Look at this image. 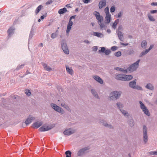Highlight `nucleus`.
<instances>
[{"mask_svg":"<svg viewBox=\"0 0 157 157\" xmlns=\"http://www.w3.org/2000/svg\"><path fill=\"white\" fill-rule=\"evenodd\" d=\"M94 14L96 18L98 20V23L100 25L101 29H102L105 27V25L102 22L103 21V17L100 15V13L96 11L95 12Z\"/></svg>","mask_w":157,"mask_h":157,"instance_id":"f257e3e1","label":"nucleus"},{"mask_svg":"<svg viewBox=\"0 0 157 157\" xmlns=\"http://www.w3.org/2000/svg\"><path fill=\"white\" fill-rule=\"evenodd\" d=\"M121 93L117 91H114L110 94V100H115L117 99L120 96Z\"/></svg>","mask_w":157,"mask_h":157,"instance_id":"f03ea898","label":"nucleus"},{"mask_svg":"<svg viewBox=\"0 0 157 157\" xmlns=\"http://www.w3.org/2000/svg\"><path fill=\"white\" fill-rule=\"evenodd\" d=\"M140 61V59H139L136 62L131 65L128 68V70L130 72H133L136 70L138 67L139 63Z\"/></svg>","mask_w":157,"mask_h":157,"instance_id":"7ed1b4c3","label":"nucleus"},{"mask_svg":"<svg viewBox=\"0 0 157 157\" xmlns=\"http://www.w3.org/2000/svg\"><path fill=\"white\" fill-rule=\"evenodd\" d=\"M51 105L52 107L56 111L61 113H64V111L63 109L56 104L52 103Z\"/></svg>","mask_w":157,"mask_h":157,"instance_id":"20e7f679","label":"nucleus"},{"mask_svg":"<svg viewBox=\"0 0 157 157\" xmlns=\"http://www.w3.org/2000/svg\"><path fill=\"white\" fill-rule=\"evenodd\" d=\"M140 105L141 108L142 109L144 113L147 115L149 116L150 115V113L147 107L145 106L141 101H140Z\"/></svg>","mask_w":157,"mask_h":157,"instance_id":"39448f33","label":"nucleus"},{"mask_svg":"<svg viewBox=\"0 0 157 157\" xmlns=\"http://www.w3.org/2000/svg\"><path fill=\"white\" fill-rule=\"evenodd\" d=\"M143 130L144 133V141L146 143L147 141V130L146 127L144 125L143 127Z\"/></svg>","mask_w":157,"mask_h":157,"instance_id":"423d86ee","label":"nucleus"},{"mask_svg":"<svg viewBox=\"0 0 157 157\" xmlns=\"http://www.w3.org/2000/svg\"><path fill=\"white\" fill-rule=\"evenodd\" d=\"M136 82L135 81L131 82L129 83L130 87L134 89H136L138 90H141V88L139 86H136Z\"/></svg>","mask_w":157,"mask_h":157,"instance_id":"0eeeda50","label":"nucleus"},{"mask_svg":"<svg viewBox=\"0 0 157 157\" xmlns=\"http://www.w3.org/2000/svg\"><path fill=\"white\" fill-rule=\"evenodd\" d=\"M52 128L51 127H49L46 125H44L39 128V130L41 132H44L49 130Z\"/></svg>","mask_w":157,"mask_h":157,"instance_id":"6e6552de","label":"nucleus"},{"mask_svg":"<svg viewBox=\"0 0 157 157\" xmlns=\"http://www.w3.org/2000/svg\"><path fill=\"white\" fill-rule=\"evenodd\" d=\"M62 48L64 52L67 54H69V51L67 47V44L65 43H63L62 44Z\"/></svg>","mask_w":157,"mask_h":157,"instance_id":"1a4fd4ad","label":"nucleus"},{"mask_svg":"<svg viewBox=\"0 0 157 157\" xmlns=\"http://www.w3.org/2000/svg\"><path fill=\"white\" fill-rule=\"evenodd\" d=\"M75 132V131L74 130H71L69 128L63 132V134L66 135H70L71 134Z\"/></svg>","mask_w":157,"mask_h":157,"instance_id":"9d476101","label":"nucleus"},{"mask_svg":"<svg viewBox=\"0 0 157 157\" xmlns=\"http://www.w3.org/2000/svg\"><path fill=\"white\" fill-rule=\"evenodd\" d=\"M73 24V22L71 21H69L68 24L67 29L66 33H67L68 34L70 32Z\"/></svg>","mask_w":157,"mask_h":157,"instance_id":"9b49d317","label":"nucleus"},{"mask_svg":"<svg viewBox=\"0 0 157 157\" xmlns=\"http://www.w3.org/2000/svg\"><path fill=\"white\" fill-rule=\"evenodd\" d=\"M89 148L87 147H86L83 148L82 149L79 150L78 152V155L79 156H80L83 155L85 151L89 149Z\"/></svg>","mask_w":157,"mask_h":157,"instance_id":"f8f14e48","label":"nucleus"},{"mask_svg":"<svg viewBox=\"0 0 157 157\" xmlns=\"http://www.w3.org/2000/svg\"><path fill=\"white\" fill-rule=\"evenodd\" d=\"M43 124L42 122H36L34 123L32 125L33 127L35 128H37Z\"/></svg>","mask_w":157,"mask_h":157,"instance_id":"ddd939ff","label":"nucleus"},{"mask_svg":"<svg viewBox=\"0 0 157 157\" xmlns=\"http://www.w3.org/2000/svg\"><path fill=\"white\" fill-rule=\"evenodd\" d=\"M124 74H119L115 76V78L117 79L120 80H124Z\"/></svg>","mask_w":157,"mask_h":157,"instance_id":"4468645a","label":"nucleus"},{"mask_svg":"<svg viewBox=\"0 0 157 157\" xmlns=\"http://www.w3.org/2000/svg\"><path fill=\"white\" fill-rule=\"evenodd\" d=\"M93 78L96 81L99 82L100 83L102 84L103 83V81L98 76H93Z\"/></svg>","mask_w":157,"mask_h":157,"instance_id":"2eb2a0df","label":"nucleus"},{"mask_svg":"<svg viewBox=\"0 0 157 157\" xmlns=\"http://www.w3.org/2000/svg\"><path fill=\"white\" fill-rule=\"evenodd\" d=\"M106 5V1L105 0H102L100 2L99 4V8H102L103 6Z\"/></svg>","mask_w":157,"mask_h":157,"instance_id":"dca6fc26","label":"nucleus"},{"mask_svg":"<svg viewBox=\"0 0 157 157\" xmlns=\"http://www.w3.org/2000/svg\"><path fill=\"white\" fill-rule=\"evenodd\" d=\"M34 119V118L33 117H31L30 118H28L25 121V123L26 125H28Z\"/></svg>","mask_w":157,"mask_h":157,"instance_id":"f3484780","label":"nucleus"},{"mask_svg":"<svg viewBox=\"0 0 157 157\" xmlns=\"http://www.w3.org/2000/svg\"><path fill=\"white\" fill-rule=\"evenodd\" d=\"M133 77L131 75H124V80L128 81L132 79Z\"/></svg>","mask_w":157,"mask_h":157,"instance_id":"a211bd4d","label":"nucleus"},{"mask_svg":"<svg viewBox=\"0 0 157 157\" xmlns=\"http://www.w3.org/2000/svg\"><path fill=\"white\" fill-rule=\"evenodd\" d=\"M42 66L45 70L47 71H50L52 70L51 68L47 66V64L44 63H42Z\"/></svg>","mask_w":157,"mask_h":157,"instance_id":"6ab92c4d","label":"nucleus"},{"mask_svg":"<svg viewBox=\"0 0 157 157\" xmlns=\"http://www.w3.org/2000/svg\"><path fill=\"white\" fill-rule=\"evenodd\" d=\"M67 11V10L66 8H63V9H59L58 13L60 14H61L65 13Z\"/></svg>","mask_w":157,"mask_h":157,"instance_id":"aec40b11","label":"nucleus"},{"mask_svg":"<svg viewBox=\"0 0 157 157\" xmlns=\"http://www.w3.org/2000/svg\"><path fill=\"white\" fill-rule=\"evenodd\" d=\"M14 29L12 27H10L8 30V36H10L13 33Z\"/></svg>","mask_w":157,"mask_h":157,"instance_id":"412c9836","label":"nucleus"},{"mask_svg":"<svg viewBox=\"0 0 157 157\" xmlns=\"http://www.w3.org/2000/svg\"><path fill=\"white\" fill-rule=\"evenodd\" d=\"M111 15H107L105 17V22L107 23H109L110 21Z\"/></svg>","mask_w":157,"mask_h":157,"instance_id":"4be33fe9","label":"nucleus"},{"mask_svg":"<svg viewBox=\"0 0 157 157\" xmlns=\"http://www.w3.org/2000/svg\"><path fill=\"white\" fill-rule=\"evenodd\" d=\"M66 70L68 73L71 75L73 74V71L72 69L66 66Z\"/></svg>","mask_w":157,"mask_h":157,"instance_id":"5701e85b","label":"nucleus"},{"mask_svg":"<svg viewBox=\"0 0 157 157\" xmlns=\"http://www.w3.org/2000/svg\"><path fill=\"white\" fill-rule=\"evenodd\" d=\"M43 6L42 5L39 6L36 9L35 11L36 14H37L42 8Z\"/></svg>","mask_w":157,"mask_h":157,"instance_id":"b1692460","label":"nucleus"},{"mask_svg":"<svg viewBox=\"0 0 157 157\" xmlns=\"http://www.w3.org/2000/svg\"><path fill=\"white\" fill-rule=\"evenodd\" d=\"M147 16L149 20L151 21H155V19L150 13H148Z\"/></svg>","mask_w":157,"mask_h":157,"instance_id":"393cba45","label":"nucleus"},{"mask_svg":"<svg viewBox=\"0 0 157 157\" xmlns=\"http://www.w3.org/2000/svg\"><path fill=\"white\" fill-rule=\"evenodd\" d=\"M119 21V19H117L116 20L114 23L113 24V25L112 26V27L114 28V29H115L116 28V26L117 25Z\"/></svg>","mask_w":157,"mask_h":157,"instance_id":"a878e982","label":"nucleus"},{"mask_svg":"<svg viewBox=\"0 0 157 157\" xmlns=\"http://www.w3.org/2000/svg\"><path fill=\"white\" fill-rule=\"evenodd\" d=\"M141 45L142 48H145L147 45L146 41L145 40L143 41L141 43Z\"/></svg>","mask_w":157,"mask_h":157,"instance_id":"bb28decb","label":"nucleus"},{"mask_svg":"<svg viewBox=\"0 0 157 157\" xmlns=\"http://www.w3.org/2000/svg\"><path fill=\"white\" fill-rule=\"evenodd\" d=\"M93 35L94 36H97L98 37H101V35H102L101 33L97 32H94L93 33Z\"/></svg>","mask_w":157,"mask_h":157,"instance_id":"cd10ccee","label":"nucleus"},{"mask_svg":"<svg viewBox=\"0 0 157 157\" xmlns=\"http://www.w3.org/2000/svg\"><path fill=\"white\" fill-rule=\"evenodd\" d=\"M71 153L70 151H67L65 152L66 157H71Z\"/></svg>","mask_w":157,"mask_h":157,"instance_id":"c85d7f7f","label":"nucleus"},{"mask_svg":"<svg viewBox=\"0 0 157 157\" xmlns=\"http://www.w3.org/2000/svg\"><path fill=\"white\" fill-rule=\"evenodd\" d=\"M146 87L147 88L150 90H152L153 89V86L152 84L150 83L147 84Z\"/></svg>","mask_w":157,"mask_h":157,"instance_id":"c756f323","label":"nucleus"},{"mask_svg":"<svg viewBox=\"0 0 157 157\" xmlns=\"http://www.w3.org/2000/svg\"><path fill=\"white\" fill-rule=\"evenodd\" d=\"M115 69L117 70L123 72H127V70H124L122 68H120L119 67H117L115 68Z\"/></svg>","mask_w":157,"mask_h":157,"instance_id":"7c9ffc66","label":"nucleus"},{"mask_svg":"<svg viewBox=\"0 0 157 157\" xmlns=\"http://www.w3.org/2000/svg\"><path fill=\"white\" fill-rule=\"evenodd\" d=\"M148 52V51H147V50H146L145 51H143L140 54L139 56V57H141L144 55L146 54Z\"/></svg>","mask_w":157,"mask_h":157,"instance_id":"2f4dec72","label":"nucleus"},{"mask_svg":"<svg viewBox=\"0 0 157 157\" xmlns=\"http://www.w3.org/2000/svg\"><path fill=\"white\" fill-rule=\"evenodd\" d=\"M92 93L94 95V96L96 98L98 97V95L96 93V91L94 90H91Z\"/></svg>","mask_w":157,"mask_h":157,"instance_id":"473e14b6","label":"nucleus"},{"mask_svg":"<svg viewBox=\"0 0 157 157\" xmlns=\"http://www.w3.org/2000/svg\"><path fill=\"white\" fill-rule=\"evenodd\" d=\"M104 11L106 15L110 14L109 13V8L108 7H107L105 8Z\"/></svg>","mask_w":157,"mask_h":157,"instance_id":"72a5a7b5","label":"nucleus"},{"mask_svg":"<svg viewBox=\"0 0 157 157\" xmlns=\"http://www.w3.org/2000/svg\"><path fill=\"white\" fill-rule=\"evenodd\" d=\"M25 93L28 96H30L31 94V93L30 91L28 90H26L25 91Z\"/></svg>","mask_w":157,"mask_h":157,"instance_id":"f704fd0d","label":"nucleus"},{"mask_svg":"<svg viewBox=\"0 0 157 157\" xmlns=\"http://www.w3.org/2000/svg\"><path fill=\"white\" fill-rule=\"evenodd\" d=\"M128 123L130 125V126L132 127L133 126L134 124V121L132 120H131L128 122Z\"/></svg>","mask_w":157,"mask_h":157,"instance_id":"c9c22d12","label":"nucleus"},{"mask_svg":"<svg viewBox=\"0 0 157 157\" xmlns=\"http://www.w3.org/2000/svg\"><path fill=\"white\" fill-rule=\"evenodd\" d=\"M114 55L116 56H121V54L120 52H118L115 53Z\"/></svg>","mask_w":157,"mask_h":157,"instance_id":"e433bc0d","label":"nucleus"},{"mask_svg":"<svg viewBox=\"0 0 157 157\" xmlns=\"http://www.w3.org/2000/svg\"><path fill=\"white\" fill-rule=\"evenodd\" d=\"M105 48L103 47L101 48V50L99 49L98 50V51H99V52H105Z\"/></svg>","mask_w":157,"mask_h":157,"instance_id":"4c0bfd02","label":"nucleus"},{"mask_svg":"<svg viewBox=\"0 0 157 157\" xmlns=\"http://www.w3.org/2000/svg\"><path fill=\"white\" fill-rule=\"evenodd\" d=\"M118 35L120 39L121 40L123 37L122 33L121 32H119L118 33Z\"/></svg>","mask_w":157,"mask_h":157,"instance_id":"58836bf2","label":"nucleus"},{"mask_svg":"<svg viewBox=\"0 0 157 157\" xmlns=\"http://www.w3.org/2000/svg\"><path fill=\"white\" fill-rule=\"evenodd\" d=\"M120 110L121 111V112L125 116L127 114H128V113L126 111H125L124 110L121 109H120Z\"/></svg>","mask_w":157,"mask_h":157,"instance_id":"ea45409f","label":"nucleus"},{"mask_svg":"<svg viewBox=\"0 0 157 157\" xmlns=\"http://www.w3.org/2000/svg\"><path fill=\"white\" fill-rule=\"evenodd\" d=\"M57 36V34L56 33H53L52 34H51V38L52 39H54Z\"/></svg>","mask_w":157,"mask_h":157,"instance_id":"a19ab883","label":"nucleus"},{"mask_svg":"<svg viewBox=\"0 0 157 157\" xmlns=\"http://www.w3.org/2000/svg\"><path fill=\"white\" fill-rule=\"evenodd\" d=\"M111 51L109 50H105V54L106 55H108L110 54Z\"/></svg>","mask_w":157,"mask_h":157,"instance_id":"79ce46f5","label":"nucleus"},{"mask_svg":"<svg viewBox=\"0 0 157 157\" xmlns=\"http://www.w3.org/2000/svg\"><path fill=\"white\" fill-rule=\"evenodd\" d=\"M47 16V13H45L42 16H41L40 17V19L43 20L45 17Z\"/></svg>","mask_w":157,"mask_h":157,"instance_id":"37998d69","label":"nucleus"},{"mask_svg":"<svg viewBox=\"0 0 157 157\" xmlns=\"http://www.w3.org/2000/svg\"><path fill=\"white\" fill-rule=\"evenodd\" d=\"M115 9L114 6H112L110 8V12L111 13L114 12L115 11Z\"/></svg>","mask_w":157,"mask_h":157,"instance_id":"c03bdc74","label":"nucleus"},{"mask_svg":"<svg viewBox=\"0 0 157 157\" xmlns=\"http://www.w3.org/2000/svg\"><path fill=\"white\" fill-rule=\"evenodd\" d=\"M117 106L119 109L122 107V105L120 103H117Z\"/></svg>","mask_w":157,"mask_h":157,"instance_id":"a18cd8bd","label":"nucleus"},{"mask_svg":"<svg viewBox=\"0 0 157 157\" xmlns=\"http://www.w3.org/2000/svg\"><path fill=\"white\" fill-rule=\"evenodd\" d=\"M53 2V1L52 0H48V2H47L46 3V5H49L51 3H52Z\"/></svg>","mask_w":157,"mask_h":157,"instance_id":"49530a36","label":"nucleus"},{"mask_svg":"<svg viewBox=\"0 0 157 157\" xmlns=\"http://www.w3.org/2000/svg\"><path fill=\"white\" fill-rule=\"evenodd\" d=\"M150 13L151 14H153L155 13H157V10H151L150 11Z\"/></svg>","mask_w":157,"mask_h":157,"instance_id":"de8ad7c7","label":"nucleus"},{"mask_svg":"<svg viewBox=\"0 0 157 157\" xmlns=\"http://www.w3.org/2000/svg\"><path fill=\"white\" fill-rule=\"evenodd\" d=\"M98 50V48L97 46H94L92 48V50L93 51H96Z\"/></svg>","mask_w":157,"mask_h":157,"instance_id":"09e8293b","label":"nucleus"},{"mask_svg":"<svg viewBox=\"0 0 157 157\" xmlns=\"http://www.w3.org/2000/svg\"><path fill=\"white\" fill-rule=\"evenodd\" d=\"M149 154L152 155H155V151H151L149 152Z\"/></svg>","mask_w":157,"mask_h":157,"instance_id":"8fccbe9b","label":"nucleus"},{"mask_svg":"<svg viewBox=\"0 0 157 157\" xmlns=\"http://www.w3.org/2000/svg\"><path fill=\"white\" fill-rule=\"evenodd\" d=\"M153 45H151L150 46V47L149 48V49H146V50H147V51H148V52H149V51L151 50V49L153 47Z\"/></svg>","mask_w":157,"mask_h":157,"instance_id":"3c124183","label":"nucleus"},{"mask_svg":"<svg viewBox=\"0 0 157 157\" xmlns=\"http://www.w3.org/2000/svg\"><path fill=\"white\" fill-rule=\"evenodd\" d=\"M151 6H157V2H152L151 3Z\"/></svg>","mask_w":157,"mask_h":157,"instance_id":"603ef678","label":"nucleus"},{"mask_svg":"<svg viewBox=\"0 0 157 157\" xmlns=\"http://www.w3.org/2000/svg\"><path fill=\"white\" fill-rule=\"evenodd\" d=\"M63 107L65 108L67 110H68L69 109V108L68 106L65 104L64 105V106H63Z\"/></svg>","mask_w":157,"mask_h":157,"instance_id":"864d4df0","label":"nucleus"},{"mask_svg":"<svg viewBox=\"0 0 157 157\" xmlns=\"http://www.w3.org/2000/svg\"><path fill=\"white\" fill-rule=\"evenodd\" d=\"M63 107L65 108L67 110H68L69 109V108L68 106L65 104L64 105V106H63Z\"/></svg>","mask_w":157,"mask_h":157,"instance_id":"5fc2aeb1","label":"nucleus"},{"mask_svg":"<svg viewBox=\"0 0 157 157\" xmlns=\"http://www.w3.org/2000/svg\"><path fill=\"white\" fill-rule=\"evenodd\" d=\"M117 48L115 46H113L111 48V49L113 51H115L116 49Z\"/></svg>","mask_w":157,"mask_h":157,"instance_id":"6e6d98bb","label":"nucleus"},{"mask_svg":"<svg viewBox=\"0 0 157 157\" xmlns=\"http://www.w3.org/2000/svg\"><path fill=\"white\" fill-rule=\"evenodd\" d=\"M134 52V51L133 50H131L129 51V52H128V54L129 55L131 54H133Z\"/></svg>","mask_w":157,"mask_h":157,"instance_id":"4d7b16f0","label":"nucleus"},{"mask_svg":"<svg viewBox=\"0 0 157 157\" xmlns=\"http://www.w3.org/2000/svg\"><path fill=\"white\" fill-rule=\"evenodd\" d=\"M75 15H74V16H71L70 18V20H69V21H71V20L72 19H75Z\"/></svg>","mask_w":157,"mask_h":157,"instance_id":"13d9d810","label":"nucleus"},{"mask_svg":"<svg viewBox=\"0 0 157 157\" xmlns=\"http://www.w3.org/2000/svg\"><path fill=\"white\" fill-rule=\"evenodd\" d=\"M84 3H87L89 2V0H83Z\"/></svg>","mask_w":157,"mask_h":157,"instance_id":"bf43d9fd","label":"nucleus"},{"mask_svg":"<svg viewBox=\"0 0 157 157\" xmlns=\"http://www.w3.org/2000/svg\"><path fill=\"white\" fill-rule=\"evenodd\" d=\"M122 15L121 12H120L118 14V17H120Z\"/></svg>","mask_w":157,"mask_h":157,"instance_id":"052dcab7","label":"nucleus"},{"mask_svg":"<svg viewBox=\"0 0 157 157\" xmlns=\"http://www.w3.org/2000/svg\"><path fill=\"white\" fill-rule=\"evenodd\" d=\"M65 104L64 102L62 103L61 104V105L63 107V106H64V105H65Z\"/></svg>","mask_w":157,"mask_h":157,"instance_id":"680f3d73","label":"nucleus"},{"mask_svg":"<svg viewBox=\"0 0 157 157\" xmlns=\"http://www.w3.org/2000/svg\"><path fill=\"white\" fill-rule=\"evenodd\" d=\"M84 42H85V43H86L87 44H89L90 43L89 42L88 40H85V41H84Z\"/></svg>","mask_w":157,"mask_h":157,"instance_id":"e2e57ef3","label":"nucleus"},{"mask_svg":"<svg viewBox=\"0 0 157 157\" xmlns=\"http://www.w3.org/2000/svg\"><path fill=\"white\" fill-rule=\"evenodd\" d=\"M39 45L41 47H42L43 46V44L42 43H40Z\"/></svg>","mask_w":157,"mask_h":157,"instance_id":"0e129e2a","label":"nucleus"},{"mask_svg":"<svg viewBox=\"0 0 157 157\" xmlns=\"http://www.w3.org/2000/svg\"><path fill=\"white\" fill-rule=\"evenodd\" d=\"M107 32L109 33H110L111 32V31L109 29H108L107 30Z\"/></svg>","mask_w":157,"mask_h":157,"instance_id":"69168bd1","label":"nucleus"},{"mask_svg":"<svg viewBox=\"0 0 157 157\" xmlns=\"http://www.w3.org/2000/svg\"><path fill=\"white\" fill-rule=\"evenodd\" d=\"M78 8H76L75 10V11H78Z\"/></svg>","mask_w":157,"mask_h":157,"instance_id":"338daca9","label":"nucleus"},{"mask_svg":"<svg viewBox=\"0 0 157 157\" xmlns=\"http://www.w3.org/2000/svg\"><path fill=\"white\" fill-rule=\"evenodd\" d=\"M155 155H157V151H155Z\"/></svg>","mask_w":157,"mask_h":157,"instance_id":"774afa93","label":"nucleus"}]
</instances>
